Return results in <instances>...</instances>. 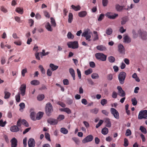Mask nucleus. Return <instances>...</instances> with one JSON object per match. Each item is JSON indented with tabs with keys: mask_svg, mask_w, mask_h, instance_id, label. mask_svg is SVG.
Listing matches in <instances>:
<instances>
[{
	"mask_svg": "<svg viewBox=\"0 0 147 147\" xmlns=\"http://www.w3.org/2000/svg\"><path fill=\"white\" fill-rule=\"evenodd\" d=\"M53 107L50 103H48L45 106V113L46 114L49 116H50L53 112Z\"/></svg>",
	"mask_w": 147,
	"mask_h": 147,
	"instance_id": "nucleus-1",
	"label": "nucleus"
},
{
	"mask_svg": "<svg viewBox=\"0 0 147 147\" xmlns=\"http://www.w3.org/2000/svg\"><path fill=\"white\" fill-rule=\"evenodd\" d=\"M126 76V73L123 71L120 72L118 75V79L119 83L121 84H123L124 82V81Z\"/></svg>",
	"mask_w": 147,
	"mask_h": 147,
	"instance_id": "nucleus-2",
	"label": "nucleus"
},
{
	"mask_svg": "<svg viewBox=\"0 0 147 147\" xmlns=\"http://www.w3.org/2000/svg\"><path fill=\"white\" fill-rule=\"evenodd\" d=\"M95 57L98 60L102 61H105L106 60L107 56L104 54L101 53H97L95 54Z\"/></svg>",
	"mask_w": 147,
	"mask_h": 147,
	"instance_id": "nucleus-3",
	"label": "nucleus"
},
{
	"mask_svg": "<svg viewBox=\"0 0 147 147\" xmlns=\"http://www.w3.org/2000/svg\"><path fill=\"white\" fill-rule=\"evenodd\" d=\"M67 45L69 48L76 49L79 47L78 42L77 41L69 42L67 43Z\"/></svg>",
	"mask_w": 147,
	"mask_h": 147,
	"instance_id": "nucleus-4",
	"label": "nucleus"
},
{
	"mask_svg": "<svg viewBox=\"0 0 147 147\" xmlns=\"http://www.w3.org/2000/svg\"><path fill=\"white\" fill-rule=\"evenodd\" d=\"M143 118L147 119V111L146 110L141 111L139 113L138 119H141Z\"/></svg>",
	"mask_w": 147,
	"mask_h": 147,
	"instance_id": "nucleus-5",
	"label": "nucleus"
},
{
	"mask_svg": "<svg viewBox=\"0 0 147 147\" xmlns=\"http://www.w3.org/2000/svg\"><path fill=\"white\" fill-rule=\"evenodd\" d=\"M110 111L111 113L113 115L114 117L115 118L117 119H119V113L118 112L116 109L112 108L111 109Z\"/></svg>",
	"mask_w": 147,
	"mask_h": 147,
	"instance_id": "nucleus-6",
	"label": "nucleus"
},
{
	"mask_svg": "<svg viewBox=\"0 0 147 147\" xmlns=\"http://www.w3.org/2000/svg\"><path fill=\"white\" fill-rule=\"evenodd\" d=\"M93 139V137L91 135H90L87 136L82 141L83 143H86L87 142H91Z\"/></svg>",
	"mask_w": 147,
	"mask_h": 147,
	"instance_id": "nucleus-7",
	"label": "nucleus"
},
{
	"mask_svg": "<svg viewBox=\"0 0 147 147\" xmlns=\"http://www.w3.org/2000/svg\"><path fill=\"white\" fill-rule=\"evenodd\" d=\"M82 36L86 38V40H87L88 41H91V39L90 38L91 37L90 35L88 33V30H86L82 34Z\"/></svg>",
	"mask_w": 147,
	"mask_h": 147,
	"instance_id": "nucleus-8",
	"label": "nucleus"
},
{
	"mask_svg": "<svg viewBox=\"0 0 147 147\" xmlns=\"http://www.w3.org/2000/svg\"><path fill=\"white\" fill-rule=\"evenodd\" d=\"M26 88V85L24 84H22L20 88L19 89L21 92V94L23 96H24L25 94Z\"/></svg>",
	"mask_w": 147,
	"mask_h": 147,
	"instance_id": "nucleus-9",
	"label": "nucleus"
},
{
	"mask_svg": "<svg viewBox=\"0 0 147 147\" xmlns=\"http://www.w3.org/2000/svg\"><path fill=\"white\" fill-rule=\"evenodd\" d=\"M47 122L48 123L54 125H56L58 123V121L55 119L51 118L48 119L47 120Z\"/></svg>",
	"mask_w": 147,
	"mask_h": 147,
	"instance_id": "nucleus-10",
	"label": "nucleus"
},
{
	"mask_svg": "<svg viewBox=\"0 0 147 147\" xmlns=\"http://www.w3.org/2000/svg\"><path fill=\"white\" fill-rule=\"evenodd\" d=\"M110 12H108L105 15L106 17L110 19H114L116 17H118V16L117 14L115 13L113 14L110 15Z\"/></svg>",
	"mask_w": 147,
	"mask_h": 147,
	"instance_id": "nucleus-11",
	"label": "nucleus"
},
{
	"mask_svg": "<svg viewBox=\"0 0 147 147\" xmlns=\"http://www.w3.org/2000/svg\"><path fill=\"white\" fill-rule=\"evenodd\" d=\"M138 33H141V36L142 39L146 40L147 39V33L146 32H141V30H140L138 31Z\"/></svg>",
	"mask_w": 147,
	"mask_h": 147,
	"instance_id": "nucleus-12",
	"label": "nucleus"
},
{
	"mask_svg": "<svg viewBox=\"0 0 147 147\" xmlns=\"http://www.w3.org/2000/svg\"><path fill=\"white\" fill-rule=\"evenodd\" d=\"M10 142L11 143V147H17L18 141L15 138H13L11 140Z\"/></svg>",
	"mask_w": 147,
	"mask_h": 147,
	"instance_id": "nucleus-13",
	"label": "nucleus"
},
{
	"mask_svg": "<svg viewBox=\"0 0 147 147\" xmlns=\"http://www.w3.org/2000/svg\"><path fill=\"white\" fill-rule=\"evenodd\" d=\"M10 130L12 132H16L19 131L20 128L17 125H13L11 127Z\"/></svg>",
	"mask_w": 147,
	"mask_h": 147,
	"instance_id": "nucleus-14",
	"label": "nucleus"
},
{
	"mask_svg": "<svg viewBox=\"0 0 147 147\" xmlns=\"http://www.w3.org/2000/svg\"><path fill=\"white\" fill-rule=\"evenodd\" d=\"M123 42L126 43H129L131 42V38L128 35H125L123 38Z\"/></svg>",
	"mask_w": 147,
	"mask_h": 147,
	"instance_id": "nucleus-15",
	"label": "nucleus"
},
{
	"mask_svg": "<svg viewBox=\"0 0 147 147\" xmlns=\"http://www.w3.org/2000/svg\"><path fill=\"white\" fill-rule=\"evenodd\" d=\"M28 144L29 147H34L35 144L34 140L32 138H30L28 141Z\"/></svg>",
	"mask_w": 147,
	"mask_h": 147,
	"instance_id": "nucleus-16",
	"label": "nucleus"
},
{
	"mask_svg": "<svg viewBox=\"0 0 147 147\" xmlns=\"http://www.w3.org/2000/svg\"><path fill=\"white\" fill-rule=\"evenodd\" d=\"M118 51L121 53H124L125 50L123 45L121 44L119 45L118 46Z\"/></svg>",
	"mask_w": 147,
	"mask_h": 147,
	"instance_id": "nucleus-17",
	"label": "nucleus"
},
{
	"mask_svg": "<svg viewBox=\"0 0 147 147\" xmlns=\"http://www.w3.org/2000/svg\"><path fill=\"white\" fill-rule=\"evenodd\" d=\"M69 71L72 77L73 80H75V75L74 70L72 68H71L69 69Z\"/></svg>",
	"mask_w": 147,
	"mask_h": 147,
	"instance_id": "nucleus-18",
	"label": "nucleus"
},
{
	"mask_svg": "<svg viewBox=\"0 0 147 147\" xmlns=\"http://www.w3.org/2000/svg\"><path fill=\"white\" fill-rule=\"evenodd\" d=\"M87 14V12L86 11H82L78 13V16L81 18L85 17Z\"/></svg>",
	"mask_w": 147,
	"mask_h": 147,
	"instance_id": "nucleus-19",
	"label": "nucleus"
},
{
	"mask_svg": "<svg viewBox=\"0 0 147 147\" xmlns=\"http://www.w3.org/2000/svg\"><path fill=\"white\" fill-rule=\"evenodd\" d=\"M96 48L97 49L100 51H105L107 50L106 47L102 45H98Z\"/></svg>",
	"mask_w": 147,
	"mask_h": 147,
	"instance_id": "nucleus-20",
	"label": "nucleus"
},
{
	"mask_svg": "<svg viewBox=\"0 0 147 147\" xmlns=\"http://www.w3.org/2000/svg\"><path fill=\"white\" fill-rule=\"evenodd\" d=\"M105 122L106 123V126L108 127H110L111 126V122L109 118H107L105 119Z\"/></svg>",
	"mask_w": 147,
	"mask_h": 147,
	"instance_id": "nucleus-21",
	"label": "nucleus"
},
{
	"mask_svg": "<svg viewBox=\"0 0 147 147\" xmlns=\"http://www.w3.org/2000/svg\"><path fill=\"white\" fill-rule=\"evenodd\" d=\"M105 32L108 35H111L113 32V30L111 28H108L105 30Z\"/></svg>",
	"mask_w": 147,
	"mask_h": 147,
	"instance_id": "nucleus-22",
	"label": "nucleus"
},
{
	"mask_svg": "<svg viewBox=\"0 0 147 147\" xmlns=\"http://www.w3.org/2000/svg\"><path fill=\"white\" fill-rule=\"evenodd\" d=\"M43 113L42 112H39L36 115V119L40 120L42 117Z\"/></svg>",
	"mask_w": 147,
	"mask_h": 147,
	"instance_id": "nucleus-23",
	"label": "nucleus"
},
{
	"mask_svg": "<svg viewBox=\"0 0 147 147\" xmlns=\"http://www.w3.org/2000/svg\"><path fill=\"white\" fill-rule=\"evenodd\" d=\"M71 7L75 11H78L79 10L81 9V7L79 5H78L77 6H75L74 5H72L71 6Z\"/></svg>",
	"mask_w": 147,
	"mask_h": 147,
	"instance_id": "nucleus-24",
	"label": "nucleus"
},
{
	"mask_svg": "<svg viewBox=\"0 0 147 147\" xmlns=\"http://www.w3.org/2000/svg\"><path fill=\"white\" fill-rule=\"evenodd\" d=\"M30 84L33 85H37L40 84V82L37 80H33L30 82Z\"/></svg>",
	"mask_w": 147,
	"mask_h": 147,
	"instance_id": "nucleus-25",
	"label": "nucleus"
},
{
	"mask_svg": "<svg viewBox=\"0 0 147 147\" xmlns=\"http://www.w3.org/2000/svg\"><path fill=\"white\" fill-rule=\"evenodd\" d=\"M50 67L51 68V70L53 71L56 70L58 67V66L55 65L52 63H51L50 64Z\"/></svg>",
	"mask_w": 147,
	"mask_h": 147,
	"instance_id": "nucleus-26",
	"label": "nucleus"
},
{
	"mask_svg": "<svg viewBox=\"0 0 147 147\" xmlns=\"http://www.w3.org/2000/svg\"><path fill=\"white\" fill-rule=\"evenodd\" d=\"M73 19V15L71 13H69L68 15V22L69 23H71Z\"/></svg>",
	"mask_w": 147,
	"mask_h": 147,
	"instance_id": "nucleus-27",
	"label": "nucleus"
},
{
	"mask_svg": "<svg viewBox=\"0 0 147 147\" xmlns=\"http://www.w3.org/2000/svg\"><path fill=\"white\" fill-rule=\"evenodd\" d=\"M46 28L49 31H52V29L51 27L50 24L49 22H47L45 26Z\"/></svg>",
	"mask_w": 147,
	"mask_h": 147,
	"instance_id": "nucleus-28",
	"label": "nucleus"
},
{
	"mask_svg": "<svg viewBox=\"0 0 147 147\" xmlns=\"http://www.w3.org/2000/svg\"><path fill=\"white\" fill-rule=\"evenodd\" d=\"M121 22V24L123 25L125 24L128 20L127 18L126 17H124L122 18Z\"/></svg>",
	"mask_w": 147,
	"mask_h": 147,
	"instance_id": "nucleus-29",
	"label": "nucleus"
},
{
	"mask_svg": "<svg viewBox=\"0 0 147 147\" xmlns=\"http://www.w3.org/2000/svg\"><path fill=\"white\" fill-rule=\"evenodd\" d=\"M115 7L117 11H120L123 9L124 6H120L119 5L117 4L116 5Z\"/></svg>",
	"mask_w": 147,
	"mask_h": 147,
	"instance_id": "nucleus-30",
	"label": "nucleus"
},
{
	"mask_svg": "<svg viewBox=\"0 0 147 147\" xmlns=\"http://www.w3.org/2000/svg\"><path fill=\"white\" fill-rule=\"evenodd\" d=\"M101 132L103 135L107 134L108 132V129L106 127H105L103 128Z\"/></svg>",
	"mask_w": 147,
	"mask_h": 147,
	"instance_id": "nucleus-31",
	"label": "nucleus"
},
{
	"mask_svg": "<svg viewBox=\"0 0 147 147\" xmlns=\"http://www.w3.org/2000/svg\"><path fill=\"white\" fill-rule=\"evenodd\" d=\"M60 131L64 134H67L68 133V130L64 127H62L60 129Z\"/></svg>",
	"mask_w": 147,
	"mask_h": 147,
	"instance_id": "nucleus-32",
	"label": "nucleus"
},
{
	"mask_svg": "<svg viewBox=\"0 0 147 147\" xmlns=\"http://www.w3.org/2000/svg\"><path fill=\"white\" fill-rule=\"evenodd\" d=\"M65 118V116L64 115H59L57 118V120L58 121H60L64 119Z\"/></svg>",
	"mask_w": 147,
	"mask_h": 147,
	"instance_id": "nucleus-33",
	"label": "nucleus"
},
{
	"mask_svg": "<svg viewBox=\"0 0 147 147\" xmlns=\"http://www.w3.org/2000/svg\"><path fill=\"white\" fill-rule=\"evenodd\" d=\"M16 11L20 14H22L23 12V9L18 7L16 9Z\"/></svg>",
	"mask_w": 147,
	"mask_h": 147,
	"instance_id": "nucleus-34",
	"label": "nucleus"
},
{
	"mask_svg": "<svg viewBox=\"0 0 147 147\" xmlns=\"http://www.w3.org/2000/svg\"><path fill=\"white\" fill-rule=\"evenodd\" d=\"M50 19L51 20V23L52 26L54 27H55L56 26V24L55 22V20L52 17Z\"/></svg>",
	"mask_w": 147,
	"mask_h": 147,
	"instance_id": "nucleus-35",
	"label": "nucleus"
},
{
	"mask_svg": "<svg viewBox=\"0 0 147 147\" xmlns=\"http://www.w3.org/2000/svg\"><path fill=\"white\" fill-rule=\"evenodd\" d=\"M140 130L144 134H146L147 133L146 129L143 126H141L140 128Z\"/></svg>",
	"mask_w": 147,
	"mask_h": 147,
	"instance_id": "nucleus-36",
	"label": "nucleus"
},
{
	"mask_svg": "<svg viewBox=\"0 0 147 147\" xmlns=\"http://www.w3.org/2000/svg\"><path fill=\"white\" fill-rule=\"evenodd\" d=\"M132 77L133 78H134L135 80L137 82H139L140 81V80L139 78L137 76V74L134 73L132 75Z\"/></svg>",
	"mask_w": 147,
	"mask_h": 147,
	"instance_id": "nucleus-37",
	"label": "nucleus"
},
{
	"mask_svg": "<svg viewBox=\"0 0 147 147\" xmlns=\"http://www.w3.org/2000/svg\"><path fill=\"white\" fill-rule=\"evenodd\" d=\"M4 98L5 99H7L9 98L11 94L9 92L7 91H5L4 92Z\"/></svg>",
	"mask_w": 147,
	"mask_h": 147,
	"instance_id": "nucleus-38",
	"label": "nucleus"
},
{
	"mask_svg": "<svg viewBox=\"0 0 147 147\" xmlns=\"http://www.w3.org/2000/svg\"><path fill=\"white\" fill-rule=\"evenodd\" d=\"M36 113L34 112H31L30 114V117L33 120H35L36 119L35 118Z\"/></svg>",
	"mask_w": 147,
	"mask_h": 147,
	"instance_id": "nucleus-39",
	"label": "nucleus"
},
{
	"mask_svg": "<svg viewBox=\"0 0 147 147\" xmlns=\"http://www.w3.org/2000/svg\"><path fill=\"white\" fill-rule=\"evenodd\" d=\"M45 98L44 94H41L38 95L37 97V100L39 101L42 100Z\"/></svg>",
	"mask_w": 147,
	"mask_h": 147,
	"instance_id": "nucleus-40",
	"label": "nucleus"
},
{
	"mask_svg": "<svg viewBox=\"0 0 147 147\" xmlns=\"http://www.w3.org/2000/svg\"><path fill=\"white\" fill-rule=\"evenodd\" d=\"M119 95L121 97H124L125 95V93L124 91L122 90L119 92Z\"/></svg>",
	"mask_w": 147,
	"mask_h": 147,
	"instance_id": "nucleus-41",
	"label": "nucleus"
},
{
	"mask_svg": "<svg viewBox=\"0 0 147 147\" xmlns=\"http://www.w3.org/2000/svg\"><path fill=\"white\" fill-rule=\"evenodd\" d=\"M108 60L109 62L111 63H113L115 61V58L113 56H111L108 58Z\"/></svg>",
	"mask_w": 147,
	"mask_h": 147,
	"instance_id": "nucleus-42",
	"label": "nucleus"
},
{
	"mask_svg": "<svg viewBox=\"0 0 147 147\" xmlns=\"http://www.w3.org/2000/svg\"><path fill=\"white\" fill-rule=\"evenodd\" d=\"M107 103V100L105 99H103L100 101V104L103 106Z\"/></svg>",
	"mask_w": 147,
	"mask_h": 147,
	"instance_id": "nucleus-43",
	"label": "nucleus"
},
{
	"mask_svg": "<svg viewBox=\"0 0 147 147\" xmlns=\"http://www.w3.org/2000/svg\"><path fill=\"white\" fill-rule=\"evenodd\" d=\"M91 77L93 79H95L98 78H99V76L97 74L94 73L92 74L91 75Z\"/></svg>",
	"mask_w": 147,
	"mask_h": 147,
	"instance_id": "nucleus-44",
	"label": "nucleus"
},
{
	"mask_svg": "<svg viewBox=\"0 0 147 147\" xmlns=\"http://www.w3.org/2000/svg\"><path fill=\"white\" fill-rule=\"evenodd\" d=\"M98 109L97 108H94L90 110V112L94 114H96L98 112Z\"/></svg>",
	"mask_w": 147,
	"mask_h": 147,
	"instance_id": "nucleus-45",
	"label": "nucleus"
},
{
	"mask_svg": "<svg viewBox=\"0 0 147 147\" xmlns=\"http://www.w3.org/2000/svg\"><path fill=\"white\" fill-rule=\"evenodd\" d=\"M7 123V122L6 121L3 122L2 119L0 120V126L2 127H4L6 124Z\"/></svg>",
	"mask_w": 147,
	"mask_h": 147,
	"instance_id": "nucleus-46",
	"label": "nucleus"
},
{
	"mask_svg": "<svg viewBox=\"0 0 147 147\" xmlns=\"http://www.w3.org/2000/svg\"><path fill=\"white\" fill-rule=\"evenodd\" d=\"M67 37L69 39H73L74 38V36L71 32H69L67 34Z\"/></svg>",
	"mask_w": 147,
	"mask_h": 147,
	"instance_id": "nucleus-47",
	"label": "nucleus"
},
{
	"mask_svg": "<svg viewBox=\"0 0 147 147\" xmlns=\"http://www.w3.org/2000/svg\"><path fill=\"white\" fill-rule=\"evenodd\" d=\"M45 137L47 140L49 141H51L50 135L48 133H46L45 134Z\"/></svg>",
	"mask_w": 147,
	"mask_h": 147,
	"instance_id": "nucleus-48",
	"label": "nucleus"
},
{
	"mask_svg": "<svg viewBox=\"0 0 147 147\" xmlns=\"http://www.w3.org/2000/svg\"><path fill=\"white\" fill-rule=\"evenodd\" d=\"M92 72V69H89L85 71V74L86 75H88L91 74Z\"/></svg>",
	"mask_w": 147,
	"mask_h": 147,
	"instance_id": "nucleus-49",
	"label": "nucleus"
},
{
	"mask_svg": "<svg viewBox=\"0 0 147 147\" xmlns=\"http://www.w3.org/2000/svg\"><path fill=\"white\" fill-rule=\"evenodd\" d=\"M16 100V102H19L20 101V96L19 94L16 95L15 96Z\"/></svg>",
	"mask_w": 147,
	"mask_h": 147,
	"instance_id": "nucleus-50",
	"label": "nucleus"
},
{
	"mask_svg": "<svg viewBox=\"0 0 147 147\" xmlns=\"http://www.w3.org/2000/svg\"><path fill=\"white\" fill-rule=\"evenodd\" d=\"M131 101L132 102V104L133 105L135 106L137 104V101L135 98H132L131 99Z\"/></svg>",
	"mask_w": 147,
	"mask_h": 147,
	"instance_id": "nucleus-51",
	"label": "nucleus"
},
{
	"mask_svg": "<svg viewBox=\"0 0 147 147\" xmlns=\"http://www.w3.org/2000/svg\"><path fill=\"white\" fill-rule=\"evenodd\" d=\"M93 33L94 34H96V35L94 36V38L93 39V40L95 41L98 40L99 38L98 34H97V32L96 31H94L93 32Z\"/></svg>",
	"mask_w": 147,
	"mask_h": 147,
	"instance_id": "nucleus-52",
	"label": "nucleus"
},
{
	"mask_svg": "<svg viewBox=\"0 0 147 147\" xmlns=\"http://www.w3.org/2000/svg\"><path fill=\"white\" fill-rule=\"evenodd\" d=\"M19 106L20 107L19 109L20 111H21L22 110L25 108V104L23 102L19 104Z\"/></svg>",
	"mask_w": 147,
	"mask_h": 147,
	"instance_id": "nucleus-53",
	"label": "nucleus"
},
{
	"mask_svg": "<svg viewBox=\"0 0 147 147\" xmlns=\"http://www.w3.org/2000/svg\"><path fill=\"white\" fill-rule=\"evenodd\" d=\"M129 145V142L128 140L126 138H125L124 140V143L123 146L125 147H127Z\"/></svg>",
	"mask_w": 147,
	"mask_h": 147,
	"instance_id": "nucleus-54",
	"label": "nucleus"
},
{
	"mask_svg": "<svg viewBox=\"0 0 147 147\" xmlns=\"http://www.w3.org/2000/svg\"><path fill=\"white\" fill-rule=\"evenodd\" d=\"M22 125H24L26 127H28L29 125L28 122L25 119H22Z\"/></svg>",
	"mask_w": 147,
	"mask_h": 147,
	"instance_id": "nucleus-55",
	"label": "nucleus"
},
{
	"mask_svg": "<svg viewBox=\"0 0 147 147\" xmlns=\"http://www.w3.org/2000/svg\"><path fill=\"white\" fill-rule=\"evenodd\" d=\"M22 124V120L19 119L17 122L16 125L18 127H20Z\"/></svg>",
	"mask_w": 147,
	"mask_h": 147,
	"instance_id": "nucleus-56",
	"label": "nucleus"
},
{
	"mask_svg": "<svg viewBox=\"0 0 147 147\" xmlns=\"http://www.w3.org/2000/svg\"><path fill=\"white\" fill-rule=\"evenodd\" d=\"M63 83L64 85H67L69 84V82L68 80L66 79H65L63 80Z\"/></svg>",
	"mask_w": 147,
	"mask_h": 147,
	"instance_id": "nucleus-57",
	"label": "nucleus"
},
{
	"mask_svg": "<svg viewBox=\"0 0 147 147\" xmlns=\"http://www.w3.org/2000/svg\"><path fill=\"white\" fill-rule=\"evenodd\" d=\"M104 17H105V16H104V14H103V13L101 14L100 15V16L98 18V20L99 21H101L104 18Z\"/></svg>",
	"mask_w": 147,
	"mask_h": 147,
	"instance_id": "nucleus-58",
	"label": "nucleus"
},
{
	"mask_svg": "<svg viewBox=\"0 0 147 147\" xmlns=\"http://www.w3.org/2000/svg\"><path fill=\"white\" fill-rule=\"evenodd\" d=\"M39 68L40 69L41 73L43 74H45V69L43 68L42 65H40L38 66Z\"/></svg>",
	"mask_w": 147,
	"mask_h": 147,
	"instance_id": "nucleus-59",
	"label": "nucleus"
},
{
	"mask_svg": "<svg viewBox=\"0 0 147 147\" xmlns=\"http://www.w3.org/2000/svg\"><path fill=\"white\" fill-rule=\"evenodd\" d=\"M131 131L129 129H127L125 135L127 136H130L131 135Z\"/></svg>",
	"mask_w": 147,
	"mask_h": 147,
	"instance_id": "nucleus-60",
	"label": "nucleus"
},
{
	"mask_svg": "<svg viewBox=\"0 0 147 147\" xmlns=\"http://www.w3.org/2000/svg\"><path fill=\"white\" fill-rule=\"evenodd\" d=\"M103 121L102 120H100L99 121V122L97 124L96 126V128H98L99 127H100L103 123Z\"/></svg>",
	"mask_w": 147,
	"mask_h": 147,
	"instance_id": "nucleus-61",
	"label": "nucleus"
},
{
	"mask_svg": "<svg viewBox=\"0 0 147 147\" xmlns=\"http://www.w3.org/2000/svg\"><path fill=\"white\" fill-rule=\"evenodd\" d=\"M27 72V69L26 68H25L23 69L21 73L23 77H24L25 76V74Z\"/></svg>",
	"mask_w": 147,
	"mask_h": 147,
	"instance_id": "nucleus-62",
	"label": "nucleus"
},
{
	"mask_svg": "<svg viewBox=\"0 0 147 147\" xmlns=\"http://www.w3.org/2000/svg\"><path fill=\"white\" fill-rule=\"evenodd\" d=\"M51 70H52L49 69H47V74L48 76H51L52 73Z\"/></svg>",
	"mask_w": 147,
	"mask_h": 147,
	"instance_id": "nucleus-63",
	"label": "nucleus"
},
{
	"mask_svg": "<svg viewBox=\"0 0 147 147\" xmlns=\"http://www.w3.org/2000/svg\"><path fill=\"white\" fill-rule=\"evenodd\" d=\"M132 33L133 34V37L134 38H136L138 36V34L136 33V32L135 30H133L132 31Z\"/></svg>",
	"mask_w": 147,
	"mask_h": 147,
	"instance_id": "nucleus-64",
	"label": "nucleus"
}]
</instances>
